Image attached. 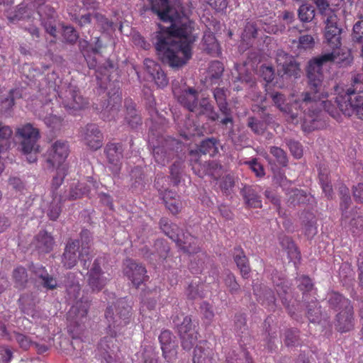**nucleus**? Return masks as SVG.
<instances>
[{
	"mask_svg": "<svg viewBox=\"0 0 363 363\" xmlns=\"http://www.w3.org/2000/svg\"><path fill=\"white\" fill-rule=\"evenodd\" d=\"M152 10L169 26L159 25L155 48L162 62L172 67L185 65L192 55V45L197 36L193 23L187 18L180 0H149Z\"/></svg>",
	"mask_w": 363,
	"mask_h": 363,
	"instance_id": "f257e3e1",
	"label": "nucleus"
},
{
	"mask_svg": "<svg viewBox=\"0 0 363 363\" xmlns=\"http://www.w3.org/2000/svg\"><path fill=\"white\" fill-rule=\"evenodd\" d=\"M275 105L282 111L286 121L292 123L302 121L305 131L311 130L318 127L317 123L320 117L319 105L315 98L311 97V92H303L297 98L292 96L291 103L284 104L285 98L280 93L271 94Z\"/></svg>",
	"mask_w": 363,
	"mask_h": 363,
	"instance_id": "f03ea898",
	"label": "nucleus"
},
{
	"mask_svg": "<svg viewBox=\"0 0 363 363\" xmlns=\"http://www.w3.org/2000/svg\"><path fill=\"white\" fill-rule=\"evenodd\" d=\"M333 61L342 63L340 60V57L336 56V51L323 54L308 62L306 73L310 90L306 92H311V97L315 98L318 101L320 114L323 109L333 117H335L336 108L331 101L327 100L328 93L323 86V67L327 63Z\"/></svg>",
	"mask_w": 363,
	"mask_h": 363,
	"instance_id": "7ed1b4c3",
	"label": "nucleus"
},
{
	"mask_svg": "<svg viewBox=\"0 0 363 363\" xmlns=\"http://www.w3.org/2000/svg\"><path fill=\"white\" fill-rule=\"evenodd\" d=\"M335 91V102L343 114L363 120V74L354 75L350 84L337 85Z\"/></svg>",
	"mask_w": 363,
	"mask_h": 363,
	"instance_id": "20e7f679",
	"label": "nucleus"
},
{
	"mask_svg": "<svg viewBox=\"0 0 363 363\" xmlns=\"http://www.w3.org/2000/svg\"><path fill=\"white\" fill-rule=\"evenodd\" d=\"M130 309V306L124 298L118 300L115 305L107 308L105 315L108 323L107 333L110 337H104L99 343V347L106 352L108 349L113 346L112 340L111 346L110 345L109 339L116 337L129 323Z\"/></svg>",
	"mask_w": 363,
	"mask_h": 363,
	"instance_id": "39448f33",
	"label": "nucleus"
},
{
	"mask_svg": "<svg viewBox=\"0 0 363 363\" xmlns=\"http://www.w3.org/2000/svg\"><path fill=\"white\" fill-rule=\"evenodd\" d=\"M82 244L79 240H73L69 242L62 256L64 266L70 269L75 266L79 259L85 269L90 265V236L88 230L81 233Z\"/></svg>",
	"mask_w": 363,
	"mask_h": 363,
	"instance_id": "423d86ee",
	"label": "nucleus"
},
{
	"mask_svg": "<svg viewBox=\"0 0 363 363\" xmlns=\"http://www.w3.org/2000/svg\"><path fill=\"white\" fill-rule=\"evenodd\" d=\"M173 93L179 103L189 111L198 115H205L212 121L218 118L208 99L203 98L198 102V92L194 88L179 90L174 88Z\"/></svg>",
	"mask_w": 363,
	"mask_h": 363,
	"instance_id": "0eeeda50",
	"label": "nucleus"
},
{
	"mask_svg": "<svg viewBox=\"0 0 363 363\" xmlns=\"http://www.w3.org/2000/svg\"><path fill=\"white\" fill-rule=\"evenodd\" d=\"M325 23V38L328 44L333 50V51H336V56L340 57V60L343 64H349L352 60L350 51L339 49L341 45V29L337 25V16L330 12L328 14Z\"/></svg>",
	"mask_w": 363,
	"mask_h": 363,
	"instance_id": "6e6552de",
	"label": "nucleus"
},
{
	"mask_svg": "<svg viewBox=\"0 0 363 363\" xmlns=\"http://www.w3.org/2000/svg\"><path fill=\"white\" fill-rule=\"evenodd\" d=\"M16 133L21 139V150L26 156V160L30 163L35 162L37 160V153L39 152V145L37 143L40 138L38 129L27 123L18 128Z\"/></svg>",
	"mask_w": 363,
	"mask_h": 363,
	"instance_id": "1a4fd4ad",
	"label": "nucleus"
},
{
	"mask_svg": "<svg viewBox=\"0 0 363 363\" xmlns=\"http://www.w3.org/2000/svg\"><path fill=\"white\" fill-rule=\"evenodd\" d=\"M57 94L59 101L69 113L76 114V111L84 108L87 104L77 87L73 84H62L59 87Z\"/></svg>",
	"mask_w": 363,
	"mask_h": 363,
	"instance_id": "9d476101",
	"label": "nucleus"
},
{
	"mask_svg": "<svg viewBox=\"0 0 363 363\" xmlns=\"http://www.w3.org/2000/svg\"><path fill=\"white\" fill-rule=\"evenodd\" d=\"M160 223L161 229L164 233L175 241L182 250L189 254L197 252V240L195 238L189 233L182 235L176 233L174 230L177 229V227L169 224L166 219H162Z\"/></svg>",
	"mask_w": 363,
	"mask_h": 363,
	"instance_id": "9b49d317",
	"label": "nucleus"
},
{
	"mask_svg": "<svg viewBox=\"0 0 363 363\" xmlns=\"http://www.w3.org/2000/svg\"><path fill=\"white\" fill-rule=\"evenodd\" d=\"M262 29L268 33H276L277 30V28L271 23L264 22V19H258L255 22H247L241 35L240 50H245L250 46L252 40L259 35Z\"/></svg>",
	"mask_w": 363,
	"mask_h": 363,
	"instance_id": "f8f14e48",
	"label": "nucleus"
},
{
	"mask_svg": "<svg viewBox=\"0 0 363 363\" xmlns=\"http://www.w3.org/2000/svg\"><path fill=\"white\" fill-rule=\"evenodd\" d=\"M32 6L37 9V16L47 33L55 37V12L49 5L45 4V0H33Z\"/></svg>",
	"mask_w": 363,
	"mask_h": 363,
	"instance_id": "ddd939ff",
	"label": "nucleus"
},
{
	"mask_svg": "<svg viewBox=\"0 0 363 363\" xmlns=\"http://www.w3.org/2000/svg\"><path fill=\"white\" fill-rule=\"evenodd\" d=\"M248 64H236L232 71V81L233 89L236 91L242 89L244 86H253L255 84V78L252 71L247 67Z\"/></svg>",
	"mask_w": 363,
	"mask_h": 363,
	"instance_id": "4468645a",
	"label": "nucleus"
},
{
	"mask_svg": "<svg viewBox=\"0 0 363 363\" xmlns=\"http://www.w3.org/2000/svg\"><path fill=\"white\" fill-rule=\"evenodd\" d=\"M69 154V147L67 142L57 140L48 150L47 162L52 167H60Z\"/></svg>",
	"mask_w": 363,
	"mask_h": 363,
	"instance_id": "2eb2a0df",
	"label": "nucleus"
},
{
	"mask_svg": "<svg viewBox=\"0 0 363 363\" xmlns=\"http://www.w3.org/2000/svg\"><path fill=\"white\" fill-rule=\"evenodd\" d=\"M173 322L177 325L183 348L190 350L197 340V333L191 325V319L186 316L180 325L174 319Z\"/></svg>",
	"mask_w": 363,
	"mask_h": 363,
	"instance_id": "dca6fc26",
	"label": "nucleus"
},
{
	"mask_svg": "<svg viewBox=\"0 0 363 363\" xmlns=\"http://www.w3.org/2000/svg\"><path fill=\"white\" fill-rule=\"evenodd\" d=\"M104 262V258H96L88 272V284L93 291H99L106 284L107 279L104 277L101 269Z\"/></svg>",
	"mask_w": 363,
	"mask_h": 363,
	"instance_id": "f3484780",
	"label": "nucleus"
},
{
	"mask_svg": "<svg viewBox=\"0 0 363 363\" xmlns=\"http://www.w3.org/2000/svg\"><path fill=\"white\" fill-rule=\"evenodd\" d=\"M191 164L193 171L199 177H203L206 175H210L216 179L222 174V167L216 161L201 163L200 160L191 159Z\"/></svg>",
	"mask_w": 363,
	"mask_h": 363,
	"instance_id": "a211bd4d",
	"label": "nucleus"
},
{
	"mask_svg": "<svg viewBox=\"0 0 363 363\" xmlns=\"http://www.w3.org/2000/svg\"><path fill=\"white\" fill-rule=\"evenodd\" d=\"M125 275L131 281L133 285L139 286L147 277L145 268L135 262L127 259L124 267Z\"/></svg>",
	"mask_w": 363,
	"mask_h": 363,
	"instance_id": "6ab92c4d",
	"label": "nucleus"
},
{
	"mask_svg": "<svg viewBox=\"0 0 363 363\" xmlns=\"http://www.w3.org/2000/svg\"><path fill=\"white\" fill-rule=\"evenodd\" d=\"M105 152L109 162V169L113 174H118L121 170V159L123 158L122 145L119 143L108 144Z\"/></svg>",
	"mask_w": 363,
	"mask_h": 363,
	"instance_id": "aec40b11",
	"label": "nucleus"
},
{
	"mask_svg": "<svg viewBox=\"0 0 363 363\" xmlns=\"http://www.w3.org/2000/svg\"><path fill=\"white\" fill-rule=\"evenodd\" d=\"M162 355L168 362H173L177 357V347L169 330H163L159 336Z\"/></svg>",
	"mask_w": 363,
	"mask_h": 363,
	"instance_id": "412c9836",
	"label": "nucleus"
},
{
	"mask_svg": "<svg viewBox=\"0 0 363 363\" xmlns=\"http://www.w3.org/2000/svg\"><path fill=\"white\" fill-rule=\"evenodd\" d=\"M85 144L92 150H98L103 145V135L94 124L87 125L82 133Z\"/></svg>",
	"mask_w": 363,
	"mask_h": 363,
	"instance_id": "4be33fe9",
	"label": "nucleus"
},
{
	"mask_svg": "<svg viewBox=\"0 0 363 363\" xmlns=\"http://www.w3.org/2000/svg\"><path fill=\"white\" fill-rule=\"evenodd\" d=\"M276 60L277 65L281 67L284 74L294 77H297L299 75V65L292 56L289 55L282 50H279L277 52Z\"/></svg>",
	"mask_w": 363,
	"mask_h": 363,
	"instance_id": "5701e85b",
	"label": "nucleus"
},
{
	"mask_svg": "<svg viewBox=\"0 0 363 363\" xmlns=\"http://www.w3.org/2000/svg\"><path fill=\"white\" fill-rule=\"evenodd\" d=\"M144 66L158 87L163 88L167 85L168 78L160 65L154 60L147 58L144 60Z\"/></svg>",
	"mask_w": 363,
	"mask_h": 363,
	"instance_id": "b1692460",
	"label": "nucleus"
},
{
	"mask_svg": "<svg viewBox=\"0 0 363 363\" xmlns=\"http://www.w3.org/2000/svg\"><path fill=\"white\" fill-rule=\"evenodd\" d=\"M173 143V140H167L162 145L153 148V157L158 164L164 166L169 162L173 155V150L171 147Z\"/></svg>",
	"mask_w": 363,
	"mask_h": 363,
	"instance_id": "393cba45",
	"label": "nucleus"
},
{
	"mask_svg": "<svg viewBox=\"0 0 363 363\" xmlns=\"http://www.w3.org/2000/svg\"><path fill=\"white\" fill-rule=\"evenodd\" d=\"M36 115H38L40 118L43 119L46 125L49 128H57L60 127L61 124V118L53 114L50 101L46 102L40 110L36 111Z\"/></svg>",
	"mask_w": 363,
	"mask_h": 363,
	"instance_id": "a878e982",
	"label": "nucleus"
},
{
	"mask_svg": "<svg viewBox=\"0 0 363 363\" xmlns=\"http://www.w3.org/2000/svg\"><path fill=\"white\" fill-rule=\"evenodd\" d=\"M121 102L122 98L120 94L115 93L113 96H110L108 104L101 111L102 118L109 121L116 119Z\"/></svg>",
	"mask_w": 363,
	"mask_h": 363,
	"instance_id": "bb28decb",
	"label": "nucleus"
},
{
	"mask_svg": "<svg viewBox=\"0 0 363 363\" xmlns=\"http://www.w3.org/2000/svg\"><path fill=\"white\" fill-rule=\"evenodd\" d=\"M220 147V144L215 138H208L203 140L199 150L195 151L191 150L190 152L191 159H198L199 152L203 155H209L210 156H214L218 152V149Z\"/></svg>",
	"mask_w": 363,
	"mask_h": 363,
	"instance_id": "cd10ccee",
	"label": "nucleus"
},
{
	"mask_svg": "<svg viewBox=\"0 0 363 363\" xmlns=\"http://www.w3.org/2000/svg\"><path fill=\"white\" fill-rule=\"evenodd\" d=\"M214 352L206 342H202L194 349L193 363H213Z\"/></svg>",
	"mask_w": 363,
	"mask_h": 363,
	"instance_id": "c85d7f7f",
	"label": "nucleus"
},
{
	"mask_svg": "<svg viewBox=\"0 0 363 363\" xmlns=\"http://www.w3.org/2000/svg\"><path fill=\"white\" fill-rule=\"evenodd\" d=\"M336 328L341 333L350 330L354 325L353 323V307L351 310L342 309L337 315L336 319Z\"/></svg>",
	"mask_w": 363,
	"mask_h": 363,
	"instance_id": "c756f323",
	"label": "nucleus"
},
{
	"mask_svg": "<svg viewBox=\"0 0 363 363\" xmlns=\"http://www.w3.org/2000/svg\"><path fill=\"white\" fill-rule=\"evenodd\" d=\"M95 183L90 178L84 182H79L74 186H72L68 196H61L63 201L66 199H77L87 194Z\"/></svg>",
	"mask_w": 363,
	"mask_h": 363,
	"instance_id": "7c9ffc66",
	"label": "nucleus"
},
{
	"mask_svg": "<svg viewBox=\"0 0 363 363\" xmlns=\"http://www.w3.org/2000/svg\"><path fill=\"white\" fill-rule=\"evenodd\" d=\"M215 100L216 101L220 111L225 116L221 121L223 125H227L232 123V118L230 117V109L228 108L226 103V94L223 89H216L213 91Z\"/></svg>",
	"mask_w": 363,
	"mask_h": 363,
	"instance_id": "2f4dec72",
	"label": "nucleus"
},
{
	"mask_svg": "<svg viewBox=\"0 0 363 363\" xmlns=\"http://www.w3.org/2000/svg\"><path fill=\"white\" fill-rule=\"evenodd\" d=\"M160 191L167 208L173 214L178 213L182 209V205L177 194L171 190H165L162 192L161 189H160Z\"/></svg>",
	"mask_w": 363,
	"mask_h": 363,
	"instance_id": "473e14b6",
	"label": "nucleus"
},
{
	"mask_svg": "<svg viewBox=\"0 0 363 363\" xmlns=\"http://www.w3.org/2000/svg\"><path fill=\"white\" fill-rule=\"evenodd\" d=\"M223 69V64L220 62H211L206 72V76L205 77L206 82H209L211 84H216L220 77Z\"/></svg>",
	"mask_w": 363,
	"mask_h": 363,
	"instance_id": "72a5a7b5",
	"label": "nucleus"
},
{
	"mask_svg": "<svg viewBox=\"0 0 363 363\" xmlns=\"http://www.w3.org/2000/svg\"><path fill=\"white\" fill-rule=\"evenodd\" d=\"M286 191L288 197L287 203L289 206H295L308 201V195L302 190L291 188L286 189Z\"/></svg>",
	"mask_w": 363,
	"mask_h": 363,
	"instance_id": "f704fd0d",
	"label": "nucleus"
},
{
	"mask_svg": "<svg viewBox=\"0 0 363 363\" xmlns=\"http://www.w3.org/2000/svg\"><path fill=\"white\" fill-rule=\"evenodd\" d=\"M35 247L42 252H50L53 246V239L45 231L40 232L35 237Z\"/></svg>",
	"mask_w": 363,
	"mask_h": 363,
	"instance_id": "c9c22d12",
	"label": "nucleus"
},
{
	"mask_svg": "<svg viewBox=\"0 0 363 363\" xmlns=\"http://www.w3.org/2000/svg\"><path fill=\"white\" fill-rule=\"evenodd\" d=\"M328 303L334 308L351 310L350 301L344 298L341 294L337 292H331L328 294Z\"/></svg>",
	"mask_w": 363,
	"mask_h": 363,
	"instance_id": "e433bc0d",
	"label": "nucleus"
},
{
	"mask_svg": "<svg viewBox=\"0 0 363 363\" xmlns=\"http://www.w3.org/2000/svg\"><path fill=\"white\" fill-rule=\"evenodd\" d=\"M89 306V304L87 301H77L69 311V317L74 319L84 318L87 314Z\"/></svg>",
	"mask_w": 363,
	"mask_h": 363,
	"instance_id": "4c0bfd02",
	"label": "nucleus"
},
{
	"mask_svg": "<svg viewBox=\"0 0 363 363\" xmlns=\"http://www.w3.org/2000/svg\"><path fill=\"white\" fill-rule=\"evenodd\" d=\"M235 262L239 268L242 277L247 278L250 274V269L247 263V257L241 250H236Z\"/></svg>",
	"mask_w": 363,
	"mask_h": 363,
	"instance_id": "58836bf2",
	"label": "nucleus"
},
{
	"mask_svg": "<svg viewBox=\"0 0 363 363\" xmlns=\"http://www.w3.org/2000/svg\"><path fill=\"white\" fill-rule=\"evenodd\" d=\"M203 43L204 49L211 54H218L219 50L218 43L214 36V35L207 31L204 33L203 38Z\"/></svg>",
	"mask_w": 363,
	"mask_h": 363,
	"instance_id": "ea45409f",
	"label": "nucleus"
},
{
	"mask_svg": "<svg viewBox=\"0 0 363 363\" xmlns=\"http://www.w3.org/2000/svg\"><path fill=\"white\" fill-rule=\"evenodd\" d=\"M244 193L246 203L249 206L252 208H260L262 206V201L255 189L247 187L244 189Z\"/></svg>",
	"mask_w": 363,
	"mask_h": 363,
	"instance_id": "a19ab883",
	"label": "nucleus"
},
{
	"mask_svg": "<svg viewBox=\"0 0 363 363\" xmlns=\"http://www.w3.org/2000/svg\"><path fill=\"white\" fill-rule=\"evenodd\" d=\"M319 179L323 193L327 197H330L333 192V188L328 180V170L326 168H320Z\"/></svg>",
	"mask_w": 363,
	"mask_h": 363,
	"instance_id": "79ce46f5",
	"label": "nucleus"
},
{
	"mask_svg": "<svg viewBox=\"0 0 363 363\" xmlns=\"http://www.w3.org/2000/svg\"><path fill=\"white\" fill-rule=\"evenodd\" d=\"M340 194L341 196L340 208L342 211V216L346 219L349 218L346 210L348 208L351 203L349 189L345 186H342L340 188Z\"/></svg>",
	"mask_w": 363,
	"mask_h": 363,
	"instance_id": "37998d69",
	"label": "nucleus"
},
{
	"mask_svg": "<svg viewBox=\"0 0 363 363\" xmlns=\"http://www.w3.org/2000/svg\"><path fill=\"white\" fill-rule=\"evenodd\" d=\"M315 16V9L313 6L303 4L298 9V17L302 22H310Z\"/></svg>",
	"mask_w": 363,
	"mask_h": 363,
	"instance_id": "c03bdc74",
	"label": "nucleus"
},
{
	"mask_svg": "<svg viewBox=\"0 0 363 363\" xmlns=\"http://www.w3.org/2000/svg\"><path fill=\"white\" fill-rule=\"evenodd\" d=\"M182 172L183 162L176 161L170 168L171 177L174 184H178L180 182Z\"/></svg>",
	"mask_w": 363,
	"mask_h": 363,
	"instance_id": "a18cd8bd",
	"label": "nucleus"
},
{
	"mask_svg": "<svg viewBox=\"0 0 363 363\" xmlns=\"http://www.w3.org/2000/svg\"><path fill=\"white\" fill-rule=\"evenodd\" d=\"M254 291L255 294L258 297V299L262 301V304H266L270 309L274 308L275 297L270 290H266L263 295L259 294L255 289Z\"/></svg>",
	"mask_w": 363,
	"mask_h": 363,
	"instance_id": "49530a36",
	"label": "nucleus"
},
{
	"mask_svg": "<svg viewBox=\"0 0 363 363\" xmlns=\"http://www.w3.org/2000/svg\"><path fill=\"white\" fill-rule=\"evenodd\" d=\"M12 135V130L9 126L1 125L0 123V152L8 145V140Z\"/></svg>",
	"mask_w": 363,
	"mask_h": 363,
	"instance_id": "de8ad7c7",
	"label": "nucleus"
},
{
	"mask_svg": "<svg viewBox=\"0 0 363 363\" xmlns=\"http://www.w3.org/2000/svg\"><path fill=\"white\" fill-rule=\"evenodd\" d=\"M67 298L69 301L77 300L80 295V286L78 281H72L67 284Z\"/></svg>",
	"mask_w": 363,
	"mask_h": 363,
	"instance_id": "09e8293b",
	"label": "nucleus"
},
{
	"mask_svg": "<svg viewBox=\"0 0 363 363\" xmlns=\"http://www.w3.org/2000/svg\"><path fill=\"white\" fill-rule=\"evenodd\" d=\"M62 201H63V199L61 197V196H60L59 198L57 196H54L53 202L50 206L48 213V215L50 219L55 220L58 218L61 211V208L58 205V203L61 202Z\"/></svg>",
	"mask_w": 363,
	"mask_h": 363,
	"instance_id": "8fccbe9b",
	"label": "nucleus"
},
{
	"mask_svg": "<svg viewBox=\"0 0 363 363\" xmlns=\"http://www.w3.org/2000/svg\"><path fill=\"white\" fill-rule=\"evenodd\" d=\"M127 111L128 116L125 117V120L132 128H135L141 123V118L137 115L134 107L128 106Z\"/></svg>",
	"mask_w": 363,
	"mask_h": 363,
	"instance_id": "3c124183",
	"label": "nucleus"
},
{
	"mask_svg": "<svg viewBox=\"0 0 363 363\" xmlns=\"http://www.w3.org/2000/svg\"><path fill=\"white\" fill-rule=\"evenodd\" d=\"M321 312L320 307H318V303H312L311 305L308 306V318L312 323L319 322L320 320Z\"/></svg>",
	"mask_w": 363,
	"mask_h": 363,
	"instance_id": "603ef678",
	"label": "nucleus"
},
{
	"mask_svg": "<svg viewBox=\"0 0 363 363\" xmlns=\"http://www.w3.org/2000/svg\"><path fill=\"white\" fill-rule=\"evenodd\" d=\"M13 276L17 286H23L27 281V274L23 267H19L16 268Z\"/></svg>",
	"mask_w": 363,
	"mask_h": 363,
	"instance_id": "864d4df0",
	"label": "nucleus"
},
{
	"mask_svg": "<svg viewBox=\"0 0 363 363\" xmlns=\"http://www.w3.org/2000/svg\"><path fill=\"white\" fill-rule=\"evenodd\" d=\"M247 125L256 134L262 133L265 129V124L253 117L248 118Z\"/></svg>",
	"mask_w": 363,
	"mask_h": 363,
	"instance_id": "5fc2aeb1",
	"label": "nucleus"
},
{
	"mask_svg": "<svg viewBox=\"0 0 363 363\" xmlns=\"http://www.w3.org/2000/svg\"><path fill=\"white\" fill-rule=\"evenodd\" d=\"M352 38L355 42L363 41V20L357 21L353 26Z\"/></svg>",
	"mask_w": 363,
	"mask_h": 363,
	"instance_id": "6e6d98bb",
	"label": "nucleus"
},
{
	"mask_svg": "<svg viewBox=\"0 0 363 363\" xmlns=\"http://www.w3.org/2000/svg\"><path fill=\"white\" fill-rule=\"evenodd\" d=\"M62 35L64 39L70 43H73L77 41L79 35L74 28L72 26L63 27Z\"/></svg>",
	"mask_w": 363,
	"mask_h": 363,
	"instance_id": "4d7b16f0",
	"label": "nucleus"
},
{
	"mask_svg": "<svg viewBox=\"0 0 363 363\" xmlns=\"http://www.w3.org/2000/svg\"><path fill=\"white\" fill-rule=\"evenodd\" d=\"M201 313L203 315V318L206 323H209L214 316V313L212 306L206 302H203L201 305Z\"/></svg>",
	"mask_w": 363,
	"mask_h": 363,
	"instance_id": "13d9d810",
	"label": "nucleus"
},
{
	"mask_svg": "<svg viewBox=\"0 0 363 363\" xmlns=\"http://www.w3.org/2000/svg\"><path fill=\"white\" fill-rule=\"evenodd\" d=\"M224 282L231 293H235L238 291L239 285L237 283L234 275L230 272H227L225 274Z\"/></svg>",
	"mask_w": 363,
	"mask_h": 363,
	"instance_id": "bf43d9fd",
	"label": "nucleus"
},
{
	"mask_svg": "<svg viewBox=\"0 0 363 363\" xmlns=\"http://www.w3.org/2000/svg\"><path fill=\"white\" fill-rule=\"evenodd\" d=\"M270 152L280 164L285 165L286 164L287 158L283 150L277 147H272L270 148Z\"/></svg>",
	"mask_w": 363,
	"mask_h": 363,
	"instance_id": "052dcab7",
	"label": "nucleus"
},
{
	"mask_svg": "<svg viewBox=\"0 0 363 363\" xmlns=\"http://www.w3.org/2000/svg\"><path fill=\"white\" fill-rule=\"evenodd\" d=\"M245 163L248 164L249 167L255 172L257 177H261L264 175V168L262 165L257 162V159H252Z\"/></svg>",
	"mask_w": 363,
	"mask_h": 363,
	"instance_id": "680f3d73",
	"label": "nucleus"
},
{
	"mask_svg": "<svg viewBox=\"0 0 363 363\" xmlns=\"http://www.w3.org/2000/svg\"><path fill=\"white\" fill-rule=\"evenodd\" d=\"M259 74L267 82H271L274 77V70L270 66H261L259 68Z\"/></svg>",
	"mask_w": 363,
	"mask_h": 363,
	"instance_id": "e2e57ef3",
	"label": "nucleus"
},
{
	"mask_svg": "<svg viewBox=\"0 0 363 363\" xmlns=\"http://www.w3.org/2000/svg\"><path fill=\"white\" fill-rule=\"evenodd\" d=\"M180 132L181 135L184 138H189L198 133L197 127L194 124L191 125L189 119L188 122H186L185 129L181 128Z\"/></svg>",
	"mask_w": 363,
	"mask_h": 363,
	"instance_id": "0e129e2a",
	"label": "nucleus"
},
{
	"mask_svg": "<svg viewBox=\"0 0 363 363\" xmlns=\"http://www.w3.org/2000/svg\"><path fill=\"white\" fill-rule=\"evenodd\" d=\"M298 281L300 289L304 291L303 294L313 290V284L309 277L303 276L298 279ZM304 296H306V294H304Z\"/></svg>",
	"mask_w": 363,
	"mask_h": 363,
	"instance_id": "69168bd1",
	"label": "nucleus"
},
{
	"mask_svg": "<svg viewBox=\"0 0 363 363\" xmlns=\"http://www.w3.org/2000/svg\"><path fill=\"white\" fill-rule=\"evenodd\" d=\"M186 295L190 299H195L197 297H201L199 291V286L197 282L190 284L186 289Z\"/></svg>",
	"mask_w": 363,
	"mask_h": 363,
	"instance_id": "338daca9",
	"label": "nucleus"
},
{
	"mask_svg": "<svg viewBox=\"0 0 363 363\" xmlns=\"http://www.w3.org/2000/svg\"><path fill=\"white\" fill-rule=\"evenodd\" d=\"M289 148L291 152V154L296 158H300L303 155V150L299 143L290 140L288 142Z\"/></svg>",
	"mask_w": 363,
	"mask_h": 363,
	"instance_id": "774afa93",
	"label": "nucleus"
}]
</instances>
